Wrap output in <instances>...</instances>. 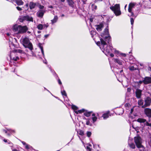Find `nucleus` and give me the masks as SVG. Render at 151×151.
Returning a JSON list of instances; mask_svg holds the SVG:
<instances>
[{
  "label": "nucleus",
  "instance_id": "4be33fe9",
  "mask_svg": "<svg viewBox=\"0 0 151 151\" xmlns=\"http://www.w3.org/2000/svg\"><path fill=\"white\" fill-rule=\"evenodd\" d=\"M58 17L57 16H55L54 17L53 19L51 21L52 24L55 23L57 21Z\"/></svg>",
  "mask_w": 151,
  "mask_h": 151
},
{
  "label": "nucleus",
  "instance_id": "cd10ccee",
  "mask_svg": "<svg viewBox=\"0 0 151 151\" xmlns=\"http://www.w3.org/2000/svg\"><path fill=\"white\" fill-rule=\"evenodd\" d=\"M91 112H86L84 113V115L86 116H89L91 114Z\"/></svg>",
  "mask_w": 151,
  "mask_h": 151
},
{
  "label": "nucleus",
  "instance_id": "1a4fd4ad",
  "mask_svg": "<svg viewBox=\"0 0 151 151\" xmlns=\"http://www.w3.org/2000/svg\"><path fill=\"white\" fill-rule=\"evenodd\" d=\"M142 91L140 89H137L135 91L136 96L138 98H140L142 95Z\"/></svg>",
  "mask_w": 151,
  "mask_h": 151
},
{
  "label": "nucleus",
  "instance_id": "f8f14e48",
  "mask_svg": "<svg viewBox=\"0 0 151 151\" xmlns=\"http://www.w3.org/2000/svg\"><path fill=\"white\" fill-rule=\"evenodd\" d=\"M95 26L97 30L98 31H100L102 30V28H103L104 25L102 23H101L99 25H96Z\"/></svg>",
  "mask_w": 151,
  "mask_h": 151
},
{
  "label": "nucleus",
  "instance_id": "7ed1b4c3",
  "mask_svg": "<svg viewBox=\"0 0 151 151\" xmlns=\"http://www.w3.org/2000/svg\"><path fill=\"white\" fill-rule=\"evenodd\" d=\"M22 44L25 47L28 48L30 50H32L33 48L32 44L29 42V39L28 38L25 37L23 39Z\"/></svg>",
  "mask_w": 151,
  "mask_h": 151
},
{
  "label": "nucleus",
  "instance_id": "e2e57ef3",
  "mask_svg": "<svg viewBox=\"0 0 151 151\" xmlns=\"http://www.w3.org/2000/svg\"><path fill=\"white\" fill-rule=\"evenodd\" d=\"M86 124L87 125H89L90 126H91L92 124L91 123H86Z\"/></svg>",
  "mask_w": 151,
  "mask_h": 151
},
{
  "label": "nucleus",
  "instance_id": "aec40b11",
  "mask_svg": "<svg viewBox=\"0 0 151 151\" xmlns=\"http://www.w3.org/2000/svg\"><path fill=\"white\" fill-rule=\"evenodd\" d=\"M38 46L39 48L40 49L41 52L44 56V50H43V47L42 46V44L41 43H39Z\"/></svg>",
  "mask_w": 151,
  "mask_h": 151
},
{
  "label": "nucleus",
  "instance_id": "9b49d317",
  "mask_svg": "<svg viewBox=\"0 0 151 151\" xmlns=\"http://www.w3.org/2000/svg\"><path fill=\"white\" fill-rule=\"evenodd\" d=\"M145 114L148 117H151V109L149 108H146L145 109Z\"/></svg>",
  "mask_w": 151,
  "mask_h": 151
},
{
  "label": "nucleus",
  "instance_id": "4d7b16f0",
  "mask_svg": "<svg viewBox=\"0 0 151 151\" xmlns=\"http://www.w3.org/2000/svg\"><path fill=\"white\" fill-rule=\"evenodd\" d=\"M49 35H45L44 36L46 38H47Z\"/></svg>",
  "mask_w": 151,
  "mask_h": 151
},
{
  "label": "nucleus",
  "instance_id": "0e129e2a",
  "mask_svg": "<svg viewBox=\"0 0 151 151\" xmlns=\"http://www.w3.org/2000/svg\"><path fill=\"white\" fill-rule=\"evenodd\" d=\"M49 7L50 8H53L52 6H50Z\"/></svg>",
  "mask_w": 151,
  "mask_h": 151
},
{
  "label": "nucleus",
  "instance_id": "a18cd8bd",
  "mask_svg": "<svg viewBox=\"0 0 151 151\" xmlns=\"http://www.w3.org/2000/svg\"><path fill=\"white\" fill-rule=\"evenodd\" d=\"M145 125L147 126H151V123H145Z\"/></svg>",
  "mask_w": 151,
  "mask_h": 151
},
{
  "label": "nucleus",
  "instance_id": "603ef678",
  "mask_svg": "<svg viewBox=\"0 0 151 151\" xmlns=\"http://www.w3.org/2000/svg\"><path fill=\"white\" fill-rule=\"evenodd\" d=\"M22 143L24 145H25L27 144L25 142H24V141H22Z\"/></svg>",
  "mask_w": 151,
  "mask_h": 151
},
{
  "label": "nucleus",
  "instance_id": "7c9ffc66",
  "mask_svg": "<svg viewBox=\"0 0 151 151\" xmlns=\"http://www.w3.org/2000/svg\"><path fill=\"white\" fill-rule=\"evenodd\" d=\"M129 145L130 147L132 149H134L135 148V145L133 143L129 144Z\"/></svg>",
  "mask_w": 151,
  "mask_h": 151
},
{
  "label": "nucleus",
  "instance_id": "ddd939ff",
  "mask_svg": "<svg viewBox=\"0 0 151 151\" xmlns=\"http://www.w3.org/2000/svg\"><path fill=\"white\" fill-rule=\"evenodd\" d=\"M45 11L43 10H40L37 12V15L38 17H43L44 13H45Z\"/></svg>",
  "mask_w": 151,
  "mask_h": 151
},
{
  "label": "nucleus",
  "instance_id": "864d4df0",
  "mask_svg": "<svg viewBox=\"0 0 151 151\" xmlns=\"http://www.w3.org/2000/svg\"><path fill=\"white\" fill-rule=\"evenodd\" d=\"M131 90L130 88H129L127 89V91L128 92H130Z\"/></svg>",
  "mask_w": 151,
  "mask_h": 151
},
{
  "label": "nucleus",
  "instance_id": "e433bc0d",
  "mask_svg": "<svg viewBox=\"0 0 151 151\" xmlns=\"http://www.w3.org/2000/svg\"><path fill=\"white\" fill-rule=\"evenodd\" d=\"M15 51L16 52L22 53L23 51L22 50H20V49H17L15 50Z\"/></svg>",
  "mask_w": 151,
  "mask_h": 151
},
{
  "label": "nucleus",
  "instance_id": "79ce46f5",
  "mask_svg": "<svg viewBox=\"0 0 151 151\" xmlns=\"http://www.w3.org/2000/svg\"><path fill=\"white\" fill-rule=\"evenodd\" d=\"M13 59L15 61H16L17 60L19 59V58L18 57H17L15 58H13Z\"/></svg>",
  "mask_w": 151,
  "mask_h": 151
},
{
  "label": "nucleus",
  "instance_id": "c756f323",
  "mask_svg": "<svg viewBox=\"0 0 151 151\" xmlns=\"http://www.w3.org/2000/svg\"><path fill=\"white\" fill-rule=\"evenodd\" d=\"M43 25L40 24L37 26V28L39 29L42 30L43 29Z\"/></svg>",
  "mask_w": 151,
  "mask_h": 151
},
{
  "label": "nucleus",
  "instance_id": "69168bd1",
  "mask_svg": "<svg viewBox=\"0 0 151 151\" xmlns=\"http://www.w3.org/2000/svg\"><path fill=\"white\" fill-rule=\"evenodd\" d=\"M140 65L141 66H143V64L141 63L140 64Z\"/></svg>",
  "mask_w": 151,
  "mask_h": 151
},
{
  "label": "nucleus",
  "instance_id": "c85d7f7f",
  "mask_svg": "<svg viewBox=\"0 0 151 151\" xmlns=\"http://www.w3.org/2000/svg\"><path fill=\"white\" fill-rule=\"evenodd\" d=\"M143 101L142 100L140 99L138 101V104L139 106L143 105Z\"/></svg>",
  "mask_w": 151,
  "mask_h": 151
},
{
  "label": "nucleus",
  "instance_id": "a878e982",
  "mask_svg": "<svg viewBox=\"0 0 151 151\" xmlns=\"http://www.w3.org/2000/svg\"><path fill=\"white\" fill-rule=\"evenodd\" d=\"M92 119L93 120V122H94L96 121V120L97 119V117L95 116V114H93L92 115Z\"/></svg>",
  "mask_w": 151,
  "mask_h": 151
},
{
  "label": "nucleus",
  "instance_id": "4c0bfd02",
  "mask_svg": "<svg viewBox=\"0 0 151 151\" xmlns=\"http://www.w3.org/2000/svg\"><path fill=\"white\" fill-rule=\"evenodd\" d=\"M91 134V133L90 132H87V136L88 137H90Z\"/></svg>",
  "mask_w": 151,
  "mask_h": 151
},
{
  "label": "nucleus",
  "instance_id": "39448f33",
  "mask_svg": "<svg viewBox=\"0 0 151 151\" xmlns=\"http://www.w3.org/2000/svg\"><path fill=\"white\" fill-rule=\"evenodd\" d=\"M104 32V34L101 35V36L102 37H104L106 39H107L108 40H106L109 43V42L111 41V40L110 37L108 36L109 35V29L108 27L105 29Z\"/></svg>",
  "mask_w": 151,
  "mask_h": 151
},
{
  "label": "nucleus",
  "instance_id": "0eeeda50",
  "mask_svg": "<svg viewBox=\"0 0 151 151\" xmlns=\"http://www.w3.org/2000/svg\"><path fill=\"white\" fill-rule=\"evenodd\" d=\"M135 4L134 3H130L129 4L128 10V12L131 13V14H128V15L130 17L134 16V14L132 12V9L134 7Z\"/></svg>",
  "mask_w": 151,
  "mask_h": 151
},
{
  "label": "nucleus",
  "instance_id": "8fccbe9b",
  "mask_svg": "<svg viewBox=\"0 0 151 151\" xmlns=\"http://www.w3.org/2000/svg\"><path fill=\"white\" fill-rule=\"evenodd\" d=\"M121 55H122V56H123L124 57H126V54H124V53H121Z\"/></svg>",
  "mask_w": 151,
  "mask_h": 151
},
{
  "label": "nucleus",
  "instance_id": "b1692460",
  "mask_svg": "<svg viewBox=\"0 0 151 151\" xmlns=\"http://www.w3.org/2000/svg\"><path fill=\"white\" fill-rule=\"evenodd\" d=\"M85 109H83L81 110H78V111H75V112L77 114H78V113H81L83 112H84Z\"/></svg>",
  "mask_w": 151,
  "mask_h": 151
},
{
  "label": "nucleus",
  "instance_id": "de8ad7c7",
  "mask_svg": "<svg viewBox=\"0 0 151 151\" xmlns=\"http://www.w3.org/2000/svg\"><path fill=\"white\" fill-rule=\"evenodd\" d=\"M103 0H95L94 2L95 3H97L99 1H102Z\"/></svg>",
  "mask_w": 151,
  "mask_h": 151
},
{
  "label": "nucleus",
  "instance_id": "3c124183",
  "mask_svg": "<svg viewBox=\"0 0 151 151\" xmlns=\"http://www.w3.org/2000/svg\"><path fill=\"white\" fill-rule=\"evenodd\" d=\"M58 83L59 84H62V83L60 80V79H59L58 80Z\"/></svg>",
  "mask_w": 151,
  "mask_h": 151
},
{
  "label": "nucleus",
  "instance_id": "9d476101",
  "mask_svg": "<svg viewBox=\"0 0 151 151\" xmlns=\"http://www.w3.org/2000/svg\"><path fill=\"white\" fill-rule=\"evenodd\" d=\"M143 83L145 84L151 83V78L149 77H146L143 80Z\"/></svg>",
  "mask_w": 151,
  "mask_h": 151
},
{
  "label": "nucleus",
  "instance_id": "423d86ee",
  "mask_svg": "<svg viewBox=\"0 0 151 151\" xmlns=\"http://www.w3.org/2000/svg\"><path fill=\"white\" fill-rule=\"evenodd\" d=\"M24 20H27L33 22V21L32 17L29 15H27L21 17L19 21L21 22H23Z\"/></svg>",
  "mask_w": 151,
  "mask_h": 151
},
{
  "label": "nucleus",
  "instance_id": "6ab92c4d",
  "mask_svg": "<svg viewBox=\"0 0 151 151\" xmlns=\"http://www.w3.org/2000/svg\"><path fill=\"white\" fill-rule=\"evenodd\" d=\"M114 13L115 14V15L116 16H118L120 15L121 13V11L120 10V9L119 10H112Z\"/></svg>",
  "mask_w": 151,
  "mask_h": 151
},
{
  "label": "nucleus",
  "instance_id": "dca6fc26",
  "mask_svg": "<svg viewBox=\"0 0 151 151\" xmlns=\"http://www.w3.org/2000/svg\"><path fill=\"white\" fill-rule=\"evenodd\" d=\"M36 3H34L32 2H30L29 4V8L32 9L34 8L36 5Z\"/></svg>",
  "mask_w": 151,
  "mask_h": 151
},
{
  "label": "nucleus",
  "instance_id": "f3484780",
  "mask_svg": "<svg viewBox=\"0 0 151 151\" xmlns=\"http://www.w3.org/2000/svg\"><path fill=\"white\" fill-rule=\"evenodd\" d=\"M137 122L140 123H148V122L146 121V120L145 119H142V118H139L137 120Z\"/></svg>",
  "mask_w": 151,
  "mask_h": 151
},
{
  "label": "nucleus",
  "instance_id": "c03bdc74",
  "mask_svg": "<svg viewBox=\"0 0 151 151\" xmlns=\"http://www.w3.org/2000/svg\"><path fill=\"white\" fill-rule=\"evenodd\" d=\"M25 148L27 149H29V145L27 144L26 145H25Z\"/></svg>",
  "mask_w": 151,
  "mask_h": 151
},
{
  "label": "nucleus",
  "instance_id": "052dcab7",
  "mask_svg": "<svg viewBox=\"0 0 151 151\" xmlns=\"http://www.w3.org/2000/svg\"><path fill=\"white\" fill-rule=\"evenodd\" d=\"M110 55L111 57H113L114 56V55L112 53H111L110 54Z\"/></svg>",
  "mask_w": 151,
  "mask_h": 151
},
{
  "label": "nucleus",
  "instance_id": "2eb2a0df",
  "mask_svg": "<svg viewBox=\"0 0 151 151\" xmlns=\"http://www.w3.org/2000/svg\"><path fill=\"white\" fill-rule=\"evenodd\" d=\"M109 111L107 112L106 113L104 114L102 117L104 119H106L109 117Z\"/></svg>",
  "mask_w": 151,
  "mask_h": 151
},
{
  "label": "nucleus",
  "instance_id": "412c9836",
  "mask_svg": "<svg viewBox=\"0 0 151 151\" xmlns=\"http://www.w3.org/2000/svg\"><path fill=\"white\" fill-rule=\"evenodd\" d=\"M38 46L39 48L40 49L41 52L44 56V50H43V47L42 46V44L41 43H39Z\"/></svg>",
  "mask_w": 151,
  "mask_h": 151
},
{
  "label": "nucleus",
  "instance_id": "a211bd4d",
  "mask_svg": "<svg viewBox=\"0 0 151 151\" xmlns=\"http://www.w3.org/2000/svg\"><path fill=\"white\" fill-rule=\"evenodd\" d=\"M16 3L18 5H23L24 4L22 0H16Z\"/></svg>",
  "mask_w": 151,
  "mask_h": 151
},
{
  "label": "nucleus",
  "instance_id": "37998d69",
  "mask_svg": "<svg viewBox=\"0 0 151 151\" xmlns=\"http://www.w3.org/2000/svg\"><path fill=\"white\" fill-rule=\"evenodd\" d=\"M86 149L88 150L89 151H91L92 150L91 148H90L89 146H87L86 147Z\"/></svg>",
  "mask_w": 151,
  "mask_h": 151
},
{
  "label": "nucleus",
  "instance_id": "a19ab883",
  "mask_svg": "<svg viewBox=\"0 0 151 151\" xmlns=\"http://www.w3.org/2000/svg\"><path fill=\"white\" fill-rule=\"evenodd\" d=\"M130 22H131V24L132 25H133V24L134 22V20L132 18H131L130 19Z\"/></svg>",
  "mask_w": 151,
  "mask_h": 151
},
{
  "label": "nucleus",
  "instance_id": "393cba45",
  "mask_svg": "<svg viewBox=\"0 0 151 151\" xmlns=\"http://www.w3.org/2000/svg\"><path fill=\"white\" fill-rule=\"evenodd\" d=\"M114 61L117 62L118 64L120 65H122V61L117 59H114Z\"/></svg>",
  "mask_w": 151,
  "mask_h": 151
},
{
  "label": "nucleus",
  "instance_id": "680f3d73",
  "mask_svg": "<svg viewBox=\"0 0 151 151\" xmlns=\"http://www.w3.org/2000/svg\"><path fill=\"white\" fill-rule=\"evenodd\" d=\"M149 144L150 145H151V139H150V141L149 142Z\"/></svg>",
  "mask_w": 151,
  "mask_h": 151
},
{
  "label": "nucleus",
  "instance_id": "473e14b6",
  "mask_svg": "<svg viewBox=\"0 0 151 151\" xmlns=\"http://www.w3.org/2000/svg\"><path fill=\"white\" fill-rule=\"evenodd\" d=\"M91 6L93 10H96L97 9V6L94 4H92L91 5Z\"/></svg>",
  "mask_w": 151,
  "mask_h": 151
},
{
  "label": "nucleus",
  "instance_id": "4468645a",
  "mask_svg": "<svg viewBox=\"0 0 151 151\" xmlns=\"http://www.w3.org/2000/svg\"><path fill=\"white\" fill-rule=\"evenodd\" d=\"M110 8L112 10L120 9L119 5V4H116L114 6L110 7Z\"/></svg>",
  "mask_w": 151,
  "mask_h": 151
},
{
  "label": "nucleus",
  "instance_id": "bf43d9fd",
  "mask_svg": "<svg viewBox=\"0 0 151 151\" xmlns=\"http://www.w3.org/2000/svg\"><path fill=\"white\" fill-rule=\"evenodd\" d=\"M3 131H4V132H5V133H7V130H5V129H4Z\"/></svg>",
  "mask_w": 151,
  "mask_h": 151
},
{
  "label": "nucleus",
  "instance_id": "72a5a7b5",
  "mask_svg": "<svg viewBox=\"0 0 151 151\" xmlns=\"http://www.w3.org/2000/svg\"><path fill=\"white\" fill-rule=\"evenodd\" d=\"M72 108L74 110V111L78 109V107L74 105H72Z\"/></svg>",
  "mask_w": 151,
  "mask_h": 151
},
{
  "label": "nucleus",
  "instance_id": "f03ea898",
  "mask_svg": "<svg viewBox=\"0 0 151 151\" xmlns=\"http://www.w3.org/2000/svg\"><path fill=\"white\" fill-rule=\"evenodd\" d=\"M101 44L100 48L102 49L104 52L109 53L110 52V47H108L106 43L103 39H101Z\"/></svg>",
  "mask_w": 151,
  "mask_h": 151
},
{
  "label": "nucleus",
  "instance_id": "09e8293b",
  "mask_svg": "<svg viewBox=\"0 0 151 151\" xmlns=\"http://www.w3.org/2000/svg\"><path fill=\"white\" fill-rule=\"evenodd\" d=\"M43 27H44H44L47 28L48 26V24H44V25H43Z\"/></svg>",
  "mask_w": 151,
  "mask_h": 151
},
{
  "label": "nucleus",
  "instance_id": "58836bf2",
  "mask_svg": "<svg viewBox=\"0 0 151 151\" xmlns=\"http://www.w3.org/2000/svg\"><path fill=\"white\" fill-rule=\"evenodd\" d=\"M38 7L40 9H43L44 8V6L43 5H41L39 4L38 5H37Z\"/></svg>",
  "mask_w": 151,
  "mask_h": 151
},
{
  "label": "nucleus",
  "instance_id": "6e6d98bb",
  "mask_svg": "<svg viewBox=\"0 0 151 151\" xmlns=\"http://www.w3.org/2000/svg\"><path fill=\"white\" fill-rule=\"evenodd\" d=\"M25 6L27 8V9L28 8V4H27L25 5Z\"/></svg>",
  "mask_w": 151,
  "mask_h": 151
},
{
  "label": "nucleus",
  "instance_id": "2f4dec72",
  "mask_svg": "<svg viewBox=\"0 0 151 151\" xmlns=\"http://www.w3.org/2000/svg\"><path fill=\"white\" fill-rule=\"evenodd\" d=\"M133 119V117L132 116H130L129 117V122H136V120L135 119H134V120L132 121V120Z\"/></svg>",
  "mask_w": 151,
  "mask_h": 151
},
{
  "label": "nucleus",
  "instance_id": "49530a36",
  "mask_svg": "<svg viewBox=\"0 0 151 151\" xmlns=\"http://www.w3.org/2000/svg\"><path fill=\"white\" fill-rule=\"evenodd\" d=\"M16 8L18 11H21L22 10V9L19 6H17Z\"/></svg>",
  "mask_w": 151,
  "mask_h": 151
},
{
  "label": "nucleus",
  "instance_id": "ea45409f",
  "mask_svg": "<svg viewBox=\"0 0 151 151\" xmlns=\"http://www.w3.org/2000/svg\"><path fill=\"white\" fill-rule=\"evenodd\" d=\"M61 93L63 95L65 96H67V94L66 93L65 91H61Z\"/></svg>",
  "mask_w": 151,
  "mask_h": 151
},
{
  "label": "nucleus",
  "instance_id": "5701e85b",
  "mask_svg": "<svg viewBox=\"0 0 151 151\" xmlns=\"http://www.w3.org/2000/svg\"><path fill=\"white\" fill-rule=\"evenodd\" d=\"M69 5L71 6H73L74 2L72 0H67Z\"/></svg>",
  "mask_w": 151,
  "mask_h": 151
},
{
  "label": "nucleus",
  "instance_id": "774afa93",
  "mask_svg": "<svg viewBox=\"0 0 151 151\" xmlns=\"http://www.w3.org/2000/svg\"><path fill=\"white\" fill-rule=\"evenodd\" d=\"M115 52L116 53H119V51H115Z\"/></svg>",
  "mask_w": 151,
  "mask_h": 151
},
{
  "label": "nucleus",
  "instance_id": "20e7f679",
  "mask_svg": "<svg viewBox=\"0 0 151 151\" xmlns=\"http://www.w3.org/2000/svg\"><path fill=\"white\" fill-rule=\"evenodd\" d=\"M134 141L137 147L138 148H141L143 147V146L142 145L141 138L140 136L135 137H134Z\"/></svg>",
  "mask_w": 151,
  "mask_h": 151
},
{
  "label": "nucleus",
  "instance_id": "338daca9",
  "mask_svg": "<svg viewBox=\"0 0 151 151\" xmlns=\"http://www.w3.org/2000/svg\"><path fill=\"white\" fill-rule=\"evenodd\" d=\"M61 17H64V14H62L61 15Z\"/></svg>",
  "mask_w": 151,
  "mask_h": 151
},
{
  "label": "nucleus",
  "instance_id": "6e6552de",
  "mask_svg": "<svg viewBox=\"0 0 151 151\" xmlns=\"http://www.w3.org/2000/svg\"><path fill=\"white\" fill-rule=\"evenodd\" d=\"M151 102V99L150 97H147L145 100V104L142 106V107L144 108L149 106Z\"/></svg>",
  "mask_w": 151,
  "mask_h": 151
},
{
  "label": "nucleus",
  "instance_id": "f257e3e1",
  "mask_svg": "<svg viewBox=\"0 0 151 151\" xmlns=\"http://www.w3.org/2000/svg\"><path fill=\"white\" fill-rule=\"evenodd\" d=\"M28 30V28L26 26H22L21 25H15L13 28V30L14 32H17L18 34L25 32Z\"/></svg>",
  "mask_w": 151,
  "mask_h": 151
},
{
  "label": "nucleus",
  "instance_id": "bb28decb",
  "mask_svg": "<svg viewBox=\"0 0 151 151\" xmlns=\"http://www.w3.org/2000/svg\"><path fill=\"white\" fill-rule=\"evenodd\" d=\"M77 132L78 134L80 135L83 136L84 135V132L81 129H79L77 131Z\"/></svg>",
  "mask_w": 151,
  "mask_h": 151
},
{
  "label": "nucleus",
  "instance_id": "5fc2aeb1",
  "mask_svg": "<svg viewBox=\"0 0 151 151\" xmlns=\"http://www.w3.org/2000/svg\"><path fill=\"white\" fill-rule=\"evenodd\" d=\"M142 83H143V80L142 81H139L138 83L139 84H141Z\"/></svg>",
  "mask_w": 151,
  "mask_h": 151
},
{
  "label": "nucleus",
  "instance_id": "f704fd0d",
  "mask_svg": "<svg viewBox=\"0 0 151 151\" xmlns=\"http://www.w3.org/2000/svg\"><path fill=\"white\" fill-rule=\"evenodd\" d=\"M6 129L8 131H9L11 133H14L15 132L14 130H12L10 129H7L6 128Z\"/></svg>",
  "mask_w": 151,
  "mask_h": 151
},
{
  "label": "nucleus",
  "instance_id": "c9c22d12",
  "mask_svg": "<svg viewBox=\"0 0 151 151\" xmlns=\"http://www.w3.org/2000/svg\"><path fill=\"white\" fill-rule=\"evenodd\" d=\"M129 70L131 71H133L134 70H136L137 69L136 68H135L133 66H130L129 68Z\"/></svg>",
  "mask_w": 151,
  "mask_h": 151
},
{
  "label": "nucleus",
  "instance_id": "13d9d810",
  "mask_svg": "<svg viewBox=\"0 0 151 151\" xmlns=\"http://www.w3.org/2000/svg\"><path fill=\"white\" fill-rule=\"evenodd\" d=\"M3 141H4L5 142H7V140L6 139H4L3 140Z\"/></svg>",
  "mask_w": 151,
  "mask_h": 151
}]
</instances>
